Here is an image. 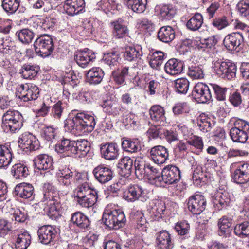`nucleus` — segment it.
Listing matches in <instances>:
<instances>
[{"label":"nucleus","instance_id":"31","mask_svg":"<svg viewBox=\"0 0 249 249\" xmlns=\"http://www.w3.org/2000/svg\"><path fill=\"white\" fill-rule=\"evenodd\" d=\"M14 194L18 197L23 199L32 198L34 194V187L30 184L20 183L16 186Z\"/></svg>","mask_w":249,"mask_h":249},{"label":"nucleus","instance_id":"55","mask_svg":"<svg viewBox=\"0 0 249 249\" xmlns=\"http://www.w3.org/2000/svg\"><path fill=\"white\" fill-rule=\"evenodd\" d=\"M190 83L185 78H178L174 81L176 90L179 93L186 94L189 88Z\"/></svg>","mask_w":249,"mask_h":249},{"label":"nucleus","instance_id":"21","mask_svg":"<svg viewBox=\"0 0 249 249\" xmlns=\"http://www.w3.org/2000/svg\"><path fill=\"white\" fill-rule=\"evenodd\" d=\"M70 222L81 230H88L90 228L91 221L89 218L80 212H76L71 214Z\"/></svg>","mask_w":249,"mask_h":249},{"label":"nucleus","instance_id":"34","mask_svg":"<svg viewBox=\"0 0 249 249\" xmlns=\"http://www.w3.org/2000/svg\"><path fill=\"white\" fill-rule=\"evenodd\" d=\"M102 107L105 112L114 116L118 115L121 110V107L117 101L111 98L105 100L102 104Z\"/></svg>","mask_w":249,"mask_h":249},{"label":"nucleus","instance_id":"19","mask_svg":"<svg viewBox=\"0 0 249 249\" xmlns=\"http://www.w3.org/2000/svg\"><path fill=\"white\" fill-rule=\"evenodd\" d=\"M168 150L164 146L157 145L150 149V159L155 163L162 164L165 163L168 159Z\"/></svg>","mask_w":249,"mask_h":249},{"label":"nucleus","instance_id":"39","mask_svg":"<svg viewBox=\"0 0 249 249\" xmlns=\"http://www.w3.org/2000/svg\"><path fill=\"white\" fill-rule=\"evenodd\" d=\"M40 68L38 66L24 64L20 70V74L24 79H32L37 75Z\"/></svg>","mask_w":249,"mask_h":249},{"label":"nucleus","instance_id":"46","mask_svg":"<svg viewBox=\"0 0 249 249\" xmlns=\"http://www.w3.org/2000/svg\"><path fill=\"white\" fill-rule=\"evenodd\" d=\"M203 23V18L200 13H196L187 22L186 26L188 29L192 31L198 30Z\"/></svg>","mask_w":249,"mask_h":249},{"label":"nucleus","instance_id":"9","mask_svg":"<svg viewBox=\"0 0 249 249\" xmlns=\"http://www.w3.org/2000/svg\"><path fill=\"white\" fill-rule=\"evenodd\" d=\"M38 88L34 84L21 85L16 92V96L24 102L36 100L39 95Z\"/></svg>","mask_w":249,"mask_h":249},{"label":"nucleus","instance_id":"37","mask_svg":"<svg viewBox=\"0 0 249 249\" xmlns=\"http://www.w3.org/2000/svg\"><path fill=\"white\" fill-rule=\"evenodd\" d=\"M128 8L134 12L141 14L144 12L146 8L147 0H123Z\"/></svg>","mask_w":249,"mask_h":249},{"label":"nucleus","instance_id":"3","mask_svg":"<svg viewBox=\"0 0 249 249\" xmlns=\"http://www.w3.org/2000/svg\"><path fill=\"white\" fill-rule=\"evenodd\" d=\"M44 189L43 201L46 202L49 206V213L53 215L59 214L61 213L62 208L56 188L50 183H45L44 185Z\"/></svg>","mask_w":249,"mask_h":249},{"label":"nucleus","instance_id":"61","mask_svg":"<svg viewBox=\"0 0 249 249\" xmlns=\"http://www.w3.org/2000/svg\"><path fill=\"white\" fill-rule=\"evenodd\" d=\"M227 67L224 71L223 77L222 78L231 80L236 76L237 67L235 64L231 61H227Z\"/></svg>","mask_w":249,"mask_h":249},{"label":"nucleus","instance_id":"51","mask_svg":"<svg viewBox=\"0 0 249 249\" xmlns=\"http://www.w3.org/2000/svg\"><path fill=\"white\" fill-rule=\"evenodd\" d=\"M75 149L76 155L79 157H84L89 151L90 144L88 141L85 139H80L76 141Z\"/></svg>","mask_w":249,"mask_h":249},{"label":"nucleus","instance_id":"25","mask_svg":"<svg viewBox=\"0 0 249 249\" xmlns=\"http://www.w3.org/2000/svg\"><path fill=\"white\" fill-rule=\"evenodd\" d=\"M14 158L12 149L10 145L0 144V168L8 166Z\"/></svg>","mask_w":249,"mask_h":249},{"label":"nucleus","instance_id":"57","mask_svg":"<svg viewBox=\"0 0 249 249\" xmlns=\"http://www.w3.org/2000/svg\"><path fill=\"white\" fill-rule=\"evenodd\" d=\"M120 59L119 52L113 51L105 55L104 57V61L110 68L114 66L118 63V60Z\"/></svg>","mask_w":249,"mask_h":249},{"label":"nucleus","instance_id":"52","mask_svg":"<svg viewBox=\"0 0 249 249\" xmlns=\"http://www.w3.org/2000/svg\"><path fill=\"white\" fill-rule=\"evenodd\" d=\"M20 0H2L1 6L8 14H14L18 9Z\"/></svg>","mask_w":249,"mask_h":249},{"label":"nucleus","instance_id":"26","mask_svg":"<svg viewBox=\"0 0 249 249\" xmlns=\"http://www.w3.org/2000/svg\"><path fill=\"white\" fill-rule=\"evenodd\" d=\"M95 58L94 53L88 49L77 52L74 56V59L78 65L82 68L86 67Z\"/></svg>","mask_w":249,"mask_h":249},{"label":"nucleus","instance_id":"36","mask_svg":"<svg viewBox=\"0 0 249 249\" xmlns=\"http://www.w3.org/2000/svg\"><path fill=\"white\" fill-rule=\"evenodd\" d=\"M232 219L227 215L223 216L218 222L219 227L218 234L221 236L229 235L231 230L230 227L232 224Z\"/></svg>","mask_w":249,"mask_h":249},{"label":"nucleus","instance_id":"4","mask_svg":"<svg viewBox=\"0 0 249 249\" xmlns=\"http://www.w3.org/2000/svg\"><path fill=\"white\" fill-rule=\"evenodd\" d=\"M58 181L61 185L71 188L72 183H81L84 181V175L72 168L63 167L57 173Z\"/></svg>","mask_w":249,"mask_h":249},{"label":"nucleus","instance_id":"35","mask_svg":"<svg viewBox=\"0 0 249 249\" xmlns=\"http://www.w3.org/2000/svg\"><path fill=\"white\" fill-rule=\"evenodd\" d=\"M157 36L160 41L169 43L175 38V32L173 28L170 26H163L159 30Z\"/></svg>","mask_w":249,"mask_h":249},{"label":"nucleus","instance_id":"28","mask_svg":"<svg viewBox=\"0 0 249 249\" xmlns=\"http://www.w3.org/2000/svg\"><path fill=\"white\" fill-rule=\"evenodd\" d=\"M75 143L76 141L63 138L55 145V151L59 153L67 152L68 155L69 154L76 155Z\"/></svg>","mask_w":249,"mask_h":249},{"label":"nucleus","instance_id":"30","mask_svg":"<svg viewBox=\"0 0 249 249\" xmlns=\"http://www.w3.org/2000/svg\"><path fill=\"white\" fill-rule=\"evenodd\" d=\"M156 244L159 249H172L173 247L170 234L166 231H161L157 234Z\"/></svg>","mask_w":249,"mask_h":249},{"label":"nucleus","instance_id":"33","mask_svg":"<svg viewBox=\"0 0 249 249\" xmlns=\"http://www.w3.org/2000/svg\"><path fill=\"white\" fill-rule=\"evenodd\" d=\"M31 242V236L26 231H22L17 234L15 239V247L16 249H27Z\"/></svg>","mask_w":249,"mask_h":249},{"label":"nucleus","instance_id":"18","mask_svg":"<svg viewBox=\"0 0 249 249\" xmlns=\"http://www.w3.org/2000/svg\"><path fill=\"white\" fill-rule=\"evenodd\" d=\"M93 173L95 179L101 184H105L113 178V171L108 166L100 165L96 167Z\"/></svg>","mask_w":249,"mask_h":249},{"label":"nucleus","instance_id":"12","mask_svg":"<svg viewBox=\"0 0 249 249\" xmlns=\"http://www.w3.org/2000/svg\"><path fill=\"white\" fill-rule=\"evenodd\" d=\"M123 198L129 201L134 202L140 200L142 202L146 201L148 198L146 190L138 185L129 186L124 193Z\"/></svg>","mask_w":249,"mask_h":249},{"label":"nucleus","instance_id":"58","mask_svg":"<svg viewBox=\"0 0 249 249\" xmlns=\"http://www.w3.org/2000/svg\"><path fill=\"white\" fill-rule=\"evenodd\" d=\"M19 40L23 43H30L34 37V33L28 29H24L16 33Z\"/></svg>","mask_w":249,"mask_h":249},{"label":"nucleus","instance_id":"38","mask_svg":"<svg viewBox=\"0 0 249 249\" xmlns=\"http://www.w3.org/2000/svg\"><path fill=\"white\" fill-rule=\"evenodd\" d=\"M167 53L160 51H156L150 56L149 65L153 69H160L164 60L167 58Z\"/></svg>","mask_w":249,"mask_h":249},{"label":"nucleus","instance_id":"44","mask_svg":"<svg viewBox=\"0 0 249 249\" xmlns=\"http://www.w3.org/2000/svg\"><path fill=\"white\" fill-rule=\"evenodd\" d=\"M230 202V196L226 192L219 193L213 200L214 207L218 211L226 208Z\"/></svg>","mask_w":249,"mask_h":249},{"label":"nucleus","instance_id":"6","mask_svg":"<svg viewBox=\"0 0 249 249\" xmlns=\"http://www.w3.org/2000/svg\"><path fill=\"white\" fill-rule=\"evenodd\" d=\"M230 135L234 142L245 143L249 138V123L242 119H236L234 126L230 129Z\"/></svg>","mask_w":249,"mask_h":249},{"label":"nucleus","instance_id":"47","mask_svg":"<svg viewBox=\"0 0 249 249\" xmlns=\"http://www.w3.org/2000/svg\"><path fill=\"white\" fill-rule=\"evenodd\" d=\"M147 172V173L144 179L153 181L156 186H162L161 173L159 170L150 165Z\"/></svg>","mask_w":249,"mask_h":249},{"label":"nucleus","instance_id":"54","mask_svg":"<svg viewBox=\"0 0 249 249\" xmlns=\"http://www.w3.org/2000/svg\"><path fill=\"white\" fill-rule=\"evenodd\" d=\"M210 88L211 90L213 91L215 97L217 100L224 101L226 99L227 88L214 83H210Z\"/></svg>","mask_w":249,"mask_h":249},{"label":"nucleus","instance_id":"23","mask_svg":"<svg viewBox=\"0 0 249 249\" xmlns=\"http://www.w3.org/2000/svg\"><path fill=\"white\" fill-rule=\"evenodd\" d=\"M85 6L84 0H67L64 8L68 15L73 16L84 11Z\"/></svg>","mask_w":249,"mask_h":249},{"label":"nucleus","instance_id":"1","mask_svg":"<svg viewBox=\"0 0 249 249\" xmlns=\"http://www.w3.org/2000/svg\"><path fill=\"white\" fill-rule=\"evenodd\" d=\"M96 125L94 117L83 112L74 111L65 121V130L78 135L92 131Z\"/></svg>","mask_w":249,"mask_h":249},{"label":"nucleus","instance_id":"11","mask_svg":"<svg viewBox=\"0 0 249 249\" xmlns=\"http://www.w3.org/2000/svg\"><path fill=\"white\" fill-rule=\"evenodd\" d=\"M192 95L198 103H205L211 100L212 95L210 88V83L207 85L199 82L196 84L192 91Z\"/></svg>","mask_w":249,"mask_h":249},{"label":"nucleus","instance_id":"10","mask_svg":"<svg viewBox=\"0 0 249 249\" xmlns=\"http://www.w3.org/2000/svg\"><path fill=\"white\" fill-rule=\"evenodd\" d=\"M110 26L113 38L115 39H124V43L126 44L131 42V38L128 35L129 30L122 19H118L111 21Z\"/></svg>","mask_w":249,"mask_h":249},{"label":"nucleus","instance_id":"48","mask_svg":"<svg viewBox=\"0 0 249 249\" xmlns=\"http://www.w3.org/2000/svg\"><path fill=\"white\" fill-rule=\"evenodd\" d=\"M235 234L241 238L249 237V221H244L237 223L234 227Z\"/></svg>","mask_w":249,"mask_h":249},{"label":"nucleus","instance_id":"27","mask_svg":"<svg viewBox=\"0 0 249 249\" xmlns=\"http://www.w3.org/2000/svg\"><path fill=\"white\" fill-rule=\"evenodd\" d=\"M183 62L176 58L169 59L164 65L165 72L171 75H175L181 73L183 71Z\"/></svg>","mask_w":249,"mask_h":249},{"label":"nucleus","instance_id":"64","mask_svg":"<svg viewBox=\"0 0 249 249\" xmlns=\"http://www.w3.org/2000/svg\"><path fill=\"white\" fill-rule=\"evenodd\" d=\"M236 8L241 16L246 17L249 15V0H240L237 3Z\"/></svg>","mask_w":249,"mask_h":249},{"label":"nucleus","instance_id":"60","mask_svg":"<svg viewBox=\"0 0 249 249\" xmlns=\"http://www.w3.org/2000/svg\"><path fill=\"white\" fill-rule=\"evenodd\" d=\"M176 13V9L171 4L163 5L160 8V14L161 16L168 19L172 18Z\"/></svg>","mask_w":249,"mask_h":249},{"label":"nucleus","instance_id":"2","mask_svg":"<svg viewBox=\"0 0 249 249\" xmlns=\"http://www.w3.org/2000/svg\"><path fill=\"white\" fill-rule=\"evenodd\" d=\"M44 189L43 201L46 202L49 206V213L53 215L59 214L61 213L62 208L56 188L50 183H45L44 185Z\"/></svg>","mask_w":249,"mask_h":249},{"label":"nucleus","instance_id":"50","mask_svg":"<svg viewBox=\"0 0 249 249\" xmlns=\"http://www.w3.org/2000/svg\"><path fill=\"white\" fill-rule=\"evenodd\" d=\"M149 114L151 119L154 121L164 122L165 120L164 110L159 105L152 106L149 110Z\"/></svg>","mask_w":249,"mask_h":249},{"label":"nucleus","instance_id":"45","mask_svg":"<svg viewBox=\"0 0 249 249\" xmlns=\"http://www.w3.org/2000/svg\"><path fill=\"white\" fill-rule=\"evenodd\" d=\"M133 160L128 156L121 158L118 163V167L124 173V176L129 177L132 173Z\"/></svg>","mask_w":249,"mask_h":249},{"label":"nucleus","instance_id":"59","mask_svg":"<svg viewBox=\"0 0 249 249\" xmlns=\"http://www.w3.org/2000/svg\"><path fill=\"white\" fill-rule=\"evenodd\" d=\"M56 129L51 126H44L41 129V136L45 140L51 141L56 136Z\"/></svg>","mask_w":249,"mask_h":249},{"label":"nucleus","instance_id":"8","mask_svg":"<svg viewBox=\"0 0 249 249\" xmlns=\"http://www.w3.org/2000/svg\"><path fill=\"white\" fill-rule=\"evenodd\" d=\"M34 46L36 52L42 57L49 56L54 48L53 38L47 35L37 38L35 41Z\"/></svg>","mask_w":249,"mask_h":249},{"label":"nucleus","instance_id":"15","mask_svg":"<svg viewBox=\"0 0 249 249\" xmlns=\"http://www.w3.org/2000/svg\"><path fill=\"white\" fill-rule=\"evenodd\" d=\"M207 202L205 197L200 194L191 196L188 199L187 205L189 211L194 214H200L206 207Z\"/></svg>","mask_w":249,"mask_h":249},{"label":"nucleus","instance_id":"63","mask_svg":"<svg viewBox=\"0 0 249 249\" xmlns=\"http://www.w3.org/2000/svg\"><path fill=\"white\" fill-rule=\"evenodd\" d=\"M175 230L178 234L187 236L190 231L189 224L186 221L178 222L175 226Z\"/></svg>","mask_w":249,"mask_h":249},{"label":"nucleus","instance_id":"22","mask_svg":"<svg viewBox=\"0 0 249 249\" xmlns=\"http://www.w3.org/2000/svg\"><path fill=\"white\" fill-rule=\"evenodd\" d=\"M119 151L117 144L112 142L107 143L101 147L102 157L109 160L117 159L119 155Z\"/></svg>","mask_w":249,"mask_h":249},{"label":"nucleus","instance_id":"5","mask_svg":"<svg viewBox=\"0 0 249 249\" xmlns=\"http://www.w3.org/2000/svg\"><path fill=\"white\" fill-rule=\"evenodd\" d=\"M23 124V117L18 111L8 110L2 116V126L6 132L15 133Z\"/></svg>","mask_w":249,"mask_h":249},{"label":"nucleus","instance_id":"13","mask_svg":"<svg viewBox=\"0 0 249 249\" xmlns=\"http://www.w3.org/2000/svg\"><path fill=\"white\" fill-rule=\"evenodd\" d=\"M18 143L19 146L26 153L36 150L40 146L39 142L35 136L28 132L20 136Z\"/></svg>","mask_w":249,"mask_h":249},{"label":"nucleus","instance_id":"14","mask_svg":"<svg viewBox=\"0 0 249 249\" xmlns=\"http://www.w3.org/2000/svg\"><path fill=\"white\" fill-rule=\"evenodd\" d=\"M162 185L163 183L172 184L178 182L181 178L179 168L174 165H168L163 168L161 173Z\"/></svg>","mask_w":249,"mask_h":249},{"label":"nucleus","instance_id":"42","mask_svg":"<svg viewBox=\"0 0 249 249\" xmlns=\"http://www.w3.org/2000/svg\"><path fill=\"white\" fill-rule=\"evenodd\" d=\"M141 49L139 47L127 46L125 47L124 58L127 61H136L142 55Z\"/></svg>","mask_w":249,"mask_h":249},{"label":"nucleus","instance_id":"29","mask_svg":"<svg viewBox=\"0 0 249 249\" xmlns=\"http://www.w3.org/2000/svg\"><path fill=\"white\" fill-rule=\"evenodd\" d=\"M34 165L38 170L51 169L53 165V158L47 154H40L34 160Z\"/></svg>","mask_w":249,"mask_h":249},{"label":"nucleus","instance_id":"56","mask_svg":"<svg viewBox=\"0 0 249 249\" xmlns=\"http://www.w3.org/2000/svg\"><path fill=\"white\" fill-rule=\"evenodd\" d=\"M129 68L123 67L117 71H113L112 73L113 79L118 84H122L125 81L126 76L128 75Z\"/></svg>","mask_w":249,"mask_h":249},{"label":"nucleus","instance_id":"53","mask_svg":"<svg viewBox=\"0 0 249 249\" xmlns=\"http://www.w3.org/2000/svg\"><path fill=\"white\" fill-rule=\"evenodd\" d=\"M75 189L74 195L75 198L82 197L84 196L91 194L93 191H96L90 188L88 183L87 182L81 183Z\"/></svg>","mask_w":249,"mask_h":249},{"label":"nucleus","instance_id":"32","mask_svg":"<svg viewBox=\"0 0 249 249\" xmlns=\"http://www.w3.org/2000/svg\"><path fill=\"white\" fill-rule=\"evenodd\" d=\"M122 148L124 151L134 153L141 150L140 141L138 139H122Z\"/></svg>","mask_w":249,"mask_h":249},{"label":"nucleus","instance_id":"49","mask_svg":"<svg viewBox=\"0 0 249 249\" xmlns=\"http://www.w3.org/2000/svg\"><path fill=\"white\" fill-rule=\"evenodd\" d=\"M188 74L194 79L203 78L204 76L203 66L195 63H191L188 67Z\"/></svg>","mask_w":249,"mask_h":249},{"label":"nucleus","instance_id":"43","mask_svg":"<svg viewBox=\"0 0 249 249\" xmlns=\"http://www.w3.org/2000/svg\"><path fill=\"white\" fill-rule=\"evenodd\" d=\"M150 164L142 160H136L134 162L135 174L137 178L140 179H144L147 173Z\"/></svg>","mask_w":249,"mask_h":249},{"label":"nucleus","instance_id":"62","mask_svg":"<svg viewBox=\"0 0 249 249\" xmlns=\"http://www.w3.org/2000/svg\"><path fill=\"white\" fill-rule=\"evenodd\" d=\"M97 6L98 9L101 8L107 13V10L109 11L116 8L117 4L116 0H101L97 3Z\"/></svg>","mask_w":249,"mask_h":249},{"label":"nucleus","instance_id":"41","mask_svg":"<svg viewBox=\"0 0 249 249\" xmlns=\"http://www.w3.org/2000/svg\"><path fill=\"white\" fill-rule=\"evenodd\" d=\"M98 198L97 191H93L91 194L75 199L77 203L82 207L89 208L92 207L96 203Z\"/></svg>","mask_w":249,"mask_h":249},{"label":"nucleus","instance_id":"17","mask_svg":"<svg viewBox=\"0 0 249 249\" xmlns=\"http://www.w3.org/2000/svg\"><path fill=\"white\" fill-rule=\"evenodd\" d=\"M232 178L237 184L249 181V163H240L232 174Z\"/></svg>","mask_w":249,"mask_h":249},{"label":"nucleus","instance_id":"7","mask_svg":"<svg viewBox=\"0 0 249 249\" xmlns=\"http://www.w3.org/2000/svg\"><path fill=\"white\" fill-rule=\"evenodd\" d=\"M103 221L109 229H118L124 226L126 218L124 213L121 210L107 211L103 215Z\"/></svg>","mask_w":249,"mask_h":249},{"label":"nucleus","instance_id":"16","mask_svg":"<svg viewBox=\"0 0 249 249\" xmlns=\"http://www.w3.org/2000/svg\"><path fill=\"white\" fill-rule=\"evenodd\" d=\"M37 234L40 242L47 245L54 241L57 236V231L51 225H45L38 229Z\"/></svg>","mask_w":249,"mask_h":249},{"label":"nucleus","instance_id":"40","mask_svg":"<svg viewBox=\"0 0 249 249\" xmlns=\"http://www.w3.org/2000/svg\"><path fill=\"white\" fill-rule=\"evenodd\" d=\"M11 173L16 179L24 178L29 174L28 167L21 163L15 164L12 167Z\"/></svg>","mask_w":249,"mask_h":249},{"label":"nucleus","instance_id":"20","mask_svg":"<svg viewBox=\"0 0 249 249\" xmlns=\"http://www.w3.org/2000/svg\"><path fill=\"white\" fill-rule=\"evenodd\" d=\"M243 41L242 33L235 32L226 36L223 40V44L227 50L233 51L240 48Z\"/></svg>","mask_w":249,"mask_h":249},{"label":"nucleus","instance_id":"24","mask_svg":"<svg viewBox=\"0 0 249 249\" xmlns=\"http://www.w3.org/2000/svg\"><path fill=\"white\" fill-rule=\"evenodd\" d=\"M104 76V72L99 67H93L86 72V81L90 85L100 84Z\"/></svg>","mask_w":249,"mask_h":249}]
</instances>
